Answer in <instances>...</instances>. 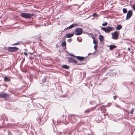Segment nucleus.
<instances>
[{
  "instance_id": "4be33fe9",
  "label": "nucleus",
  "mask_w": 135,
  "mask_h": 135,
  "mask_svg": "<svg viewBox=\"0 0 135 135\" xmlns=\"http://www.w3.org/2000/svg\"><path fill=\"white\" fill-rule=\"evenodd\" d=\"M107 24V22H105L104 23H103L102 24L103 26H106Z\"/></svg>"
},
{
  "instance_id": "aec40b11",
  "label": "nucleus",
  "mask_w": 135,
  "mask_h": 135,
  "mask_svg": "<svg viewBox=\"0 0 135 135\" xmlns=\"http://www.w3.org/2000/svg\"><path fill=\"white\" fill-rule=\"evenodd\" d=\"M73 62L75 64H76L78 63V61L75 60L74 59Z\"/></svg>"
},
{
  "instance_id": "b1692460",
  "label": "nucleus",
  "mask_w": 135,
  "mask_h": 135,
  "mask_svg": "<svg viewBox=\"0 0 135 135\" xmlns=\"http://www.w3.org/2000/svg\"><path fill=\"white\" fill-rule=\"evenodd\" d=\"M97 45H95L94 46V48L95 49V50H96L97 47Z\"/></svg>"
},
{
  "instance_id": "7c9ffc66",
  "label": "nucleus",
  "mask_w": 135,
  "mask_h": 135,
  "mask_svg": "<svg viewBox=\"0 0 135 135\" xmlns=\"http://www.w3.org/2000/svg\"><path fill=\"white\" fill-rule=\"evenodd\" d=\"M24 54L25 55H26V56H27V53L26 52H24Z\"/></svg>"
},
{
  "instance_id": "9b49d317",
  "label": "nucleus",
  "mask_w": 135,
  "mask_h": 135,
  "mask_svg": "<svg viewBox=\"0 0 135 135\" xmlns=\"http://www.w3.org/2000/svg\"><path fill=\"white\" fill-rule=\"evenodd\" d=\"M116 46L114 45H110L109 46V49L110 50H112L116 48Z\"/></svg>"
},
{
  "instance_id": "5701e85b",
  "label": "nucleus",
  "mask_w": 135,
  "mask_h": 135,
  "mask_svg": "<svg viewBox=\"0 0 135 135\" xmlns=\"http://www.w3.org/2000/svg\"><path fill=\"white\" fill-rule=\"evenodd\" d=\"M134 109L132 108L131 110V114H132L133 112H134Z\"/></svg>"
},
{
  "instance_id": "f3484780",
  "label": "nucleus",
  "mask_w": 135,
  "mask_h": 135,
  "mask_svg": "<svg viewBox=\"0 0 135 135\" xmlns=\"http://www.w3.org/2000/svg\"><path fill=\"white\" fill-rule=\"evenodd\" d=\"M66 42L65 41L62 42L61 43V46L62 47L65 46L66 45Z\"/></svg>"
},
{
  "instance_id": "6ab92c4d",
  "label": "nucleus",
  "mask_w": 135,
  "mask_h": 135,
  "mask_svg": "<svg viewBox=\"0 0 135 135\" xmlns=\"http://www.w3.org/2000/svg\"><path fill=\"white\" fill-rule=\"evenodd\" d=\"M123 12L124 13H126L127 12V10L125 8H124L123 9Z\"/></svg>"
},
{
  "instance_id": "393cba45",
  "label": "nucleus",
  "mask_w": 135,
  "mask_h": 135,
  "mask_svg": "<svg viewBox=\"0 0 135 135\" xmlns=\"http://www.w3.org/2000/svg\"><path fill=\"white\" fill-rule=\"evenodd\" d=\"M46 81V79L45 78H44L42 79V81L43 83L45 82Z\"/></svg>"
},
{
  "instance_id": "39448f33",
  "label": "nucleus",
  "mask_w": 135,
  "mask_h": 135,
  "mask_svg": "<svg viewBox=\"0 0 135 135\" xmlns=\"http://www.w3.org/2000/svg\"><path fill=\"white\" fill-rule=\"evenodd\" d=\"M132 11L131 10H129L127 14V15L126 20H127L129 19L132 16Z\"/></svg>"
},
{
  "instance_id": "412c9836",
  "label": "nucleus",
  "mask_w": 135,
  "mask_h": 135,
  "mask_svg": "<svg viewBox=\"0 0 135 135\" xmlns=\"http://www.w3.org/2000/svg\"><path fill=\"white\" fill-rule=\"evenodd\" d=\"M73 62L75 64H76L78 63V61L75 60L74 59Z\"/></svg>"
},
{
  "instance_id": "4468645a",
  "label": "nucleus",
  "mask_w": 135,
  "mask_h": 135,
  "mask_svg": "<svg viewBox=\"0 0 135 135\" xmlns=\"http://www.w3.org/2000/svg\"><path fill=\"white\" fill-rule=\"evenodd\" d=\"M76 25L75 24H72V25H70L69 27H68L67 28V29L71 28H72L74 26H75Z\"/></svg>"
},
{
  "instance_id": "c85d7f7f",
  "label": "nucleus",
  "mask_w": 135,
  "mask_h": 135,
  "mask_svg": "<svg viewBox=\"0 0 135 135\" xmlns=\"http://www.w3.org/2000/svg\"><path fill=\"white\" fill-rule=\"evenodd\" d=\"M19 44L18 43H15L14 44H13V45H18Z\"/></svg>"
},
{
  "instance_id": "c756f323",
  "label": "nucleus",
  "mask_w": 135,
  "mask_h": 135,
  "mask_svg": "<svg viewBox=\"0 0 135 135\" xmlns=\"http://www.w3.org/2000/svg\"><path fill=\"white\" fill-rule=\"evenodd\" d=\"M90 112V110H85V113H86V112Z\"/></svg>"
},
{
  "instance_id": "6e6552de",
  "label": "nucleus",
  "mask_w": 135,
  "mask_h": 135,
  "mask_svg": "<svg viewBox=\"0 0 135 135\" xmlns=\"http://www.w3.org/2000/svg\"><path fill=\"white\" fill-rule=\"evenodd\" d=\"M70 55L71 56H73V57H76L80 61H82L84 59V57H83L76 56L74 55H73L72 54H70Z\"/></svg>"
},
{
  "instance_id": "2eb2a0df",
  "label": "nucleus",
  "mask_w": 135,
  "mask_h": 135,
  "mask_svg": "<svg viewBox=\"0 0 135 135\" xmlns=\"http://www.w3.org/2000/svg\"><path fill=\"white\" fill-rule=\"evenodd\" d=\"M74 59L72 58H69L68 61L69 62H73Z\"/></svg>"
},
{
  "instance_id": "bb28decb",
  "label": "nucleus",
  "mask_w": 135,
  "mask_h": 135,
  "mask_svg": "<svg viewBox=\"0 0 135 135\" xmlns=\"http://www.w3.org/2000/svg\"><path fill=\"white\" fill-rule=\"evenodd\" d=\"M72 39H69L68 40V41L69 42H70L71 41Z\"/></svg>"
},
{
  "instance_id": "cd10ccee",
  "label": "nucleus",
  "mask_w": 135,
  "mask_h": 135,
  "mask_svg": "<svg viewBox=\"0 0 135 135\" xmlns=\"http://www.w3.org/2000/svg\"><path fill=\"white\" fill-rule=\"evenodd\" d=\"M133 9L135 10V4H134L133 7Z\"/></svg>"
},
{
  "instance_id": "2f4dec72",
  "label": "nucleus",
  "mask_w": 135,
  "mask_h": 135,
  "mask_svg": "<svg viewBox=\"0 0 135 135\" xmlns=\"http://www.w3.org/2000/svg\"><path fill=\"white\" fill-rule=\"evenodd\" d=\"M128 50L129 51H131V49L129 47L128 48Z\"/></svg>"
},
{
  "instance_id": "ddd939ff",
  "label": "nucleus",
  "mask_w": 135,
  "mask_h": 135,
  "mask_svg": "<svg viewBox=\"0 0 135 135\" xmlns=\"http://www.w3.org/2000/svg\"><path fill=\"white\" fill-rule=\"evenodd\" d=\"M10 79L7 76H5L4 78V80L6 82L9 81H10Z\"/></svg>"
},
{
  "instance_id": "0eeeda50",
  "label": "nucleus",
  "mask_w": 135,
  "mask_h": 135,
  "mask_svg": "<svg viewBox=\"0 0 135 135\" xmlns=\"http://www.w3.org/2000/svg\"><path fill=\"white\" fill-rule=\"evenodd\" d=\"M8 97V95L7 94L4 93L0 94V97L4 98L5 100L7 99Z\"/></svg>"
},
{
  "instance_id": "f03ea898",
  "label": "nucleus",
  "mask_w": 135,
  "mask_h": 135,
  "mask_svg": "<svg viewBox=\"0 0 135 135\" xmlns=\"http://www.w3.org/2000/svg\"><path fill=\"white\" fill-rule=\"evenodd\" d=\"M20 16L25 18H30L33 16V15L30 13H22L20 14Z\"/></svg>"
},
{
  "instance_id": "f8f14e48",
  "label": "nucleus",
  "mask_w": 135,
  "mask_h": 135,
  "mask_svg": "<svg viewBox=\"0 0 135 135\" xmlns=\"http://www.w3.org/2000/svg\"><path fill=\"white\" fill-rule=\"evenodd\" d=\"M122 28V26L120 25H118L116 27V29L117 30H120Z\"/></svg>"
},
{
  "instance_id": "a878e982",
  "label": "nucleus",
  "mask_w": 135,
  "mask_h": 135,
  "mask_svg": "<svg viewBox=\"0 0 135 135\" xmlns=\"http://www.w3.org/2000/svg\"><path fill=\"white\" fill-rule=\"evenodd\" d=\"M97 16V15L96 14V13H94L93 15V16L94 17H95V16Z\"/></svg>"
},
{
  "instance_id": "f257e3e1",
  "label": "nucleus",
  "mask_w": 135,
  "mask_h": 135,
  "mask_svg": "<svg viewBox=\"0 0 135 135\" xmlns=\"http://www.w3.org/2000/svg\"><path fill=\"white\" fill-rule=\"evenodd\" d=\"M101 29L106 33H109L114 30V28L110 26H107L106 28L103 27Z\"/></svg>"
},
{
  "instance_id": "7ed1b4c3",
  "label": "nucleus",
  "mask_w": 135,
  "mask_h": 135,
  "mask_svg": "<svg viewBox=\"0 0 135 135\" xmlns=\"http://www.w3.org/2000/svg\"><path fill=\"white\" fill-rule=\"evenodd\" d=\"M119 32L115 31L112 33V38L114 40H117L118 38Z\"/></svg>"
},
{
  "instance_id": "423d86ee",
  "label": "nucleus",
  "mask_w": 135,
  "mask_h": 135,
  "mask_svg": "<svg viewBox=\"0 0 135 135\" xmlns=\"http://www.w3.org/2000/svg\"><path fill=\"white\" fill-rule=\"evenodd\" d=\"M18 49V48L16 47H9L8 50L10 51L15 52Z\"/></svg>"
},
{
  "instance_id": "20e7f679",
  "label": "nucleus",
  "mask_w": 135,
  "mask_h": 135,
  "mask_svg": "<svg viewBox=\"0 0 135 135\" xmlns=\"http://www.w3.org/2000/svg\"><path fill=\"white\" fill-rule=\"evenodd\" d=\"M75 31L76 32V35H79L82 34L83 30L82 29L80 28H77L75 29Z\"/></svg>"
},
{
  "instance_id": "dca6fc26",
  "label": "nucleus",
  "mask_w": 135,
  "mask_h": 135,
  "mask_svg": "<svg viewBox=\"0 0 135 135\" xmlns=\"http://www.w3.org/2000/svg\"><path fill=\"white\" fill-rule=\"evenodd\" d=\"M62 67L64 68H65L66 69H68L69 68V67L67 65H62Z\"/></svg>"
},
{
  "instance_id": "473e14b6",
  "label": "nucleus",
  "mask_w": 135,
  "mask_h": 135,
  "mask_svg": "<svg viewBox=\"0 0 135 135\" xmlns=\"http://www.w3.org/2000/svg\"><path fill=\"white\" fill-rule=\"evenodd\" d=\"M113 98H114V99L115 100L117 98V97L116 96H114Z\"/></svg>"
},
{
  "instance_id": "9d476101",
  "label": "nucleus",
  "mask_w": 135,
  "mask_h": 135,
  "mask_svg": "<svg viewBox=\"0 0 135 135\" xmlns=\"http://www.w3.org/2000/svg\"><path fill=\"white\" fill-rule=\"evenodd\" d=\"M73 34L68 33L66 36L65 37L67 38H70L72 37L73 36Z\"/></svg>"
},
{
  "instance_id": "a211bd4d",
  "label": "nucleus",
  "mask_w": 135,
  "mask_h": 135,
  "mask_svg": "<svg viewBox=\"0 0 135 135\" xmlns=\"http://www.w3.org/2000/svg\"><path fill=\"white\" fill-rule=\"evenodd\" d=\"M98 41L95 40V39H94L93 41V43L94 44H95V45H97L98 44Z\"/></svg>"
},
{
  "instance_id": "1a4fd4ad",
  "label": "nucleus",
  "mask_w": 135,
  "mask_h": 135,
  "mask_svg": "<svg viewBox=\"0 0 135 135\" xmlns=\"http://www.w3.org/2000/svg\"><path fill=\"white\" fill-rule=\"evenodd\" d=\"M104 37L102 35H99V39L101 42H102L104 40Z\"/></svg>"
}]
</instances>
